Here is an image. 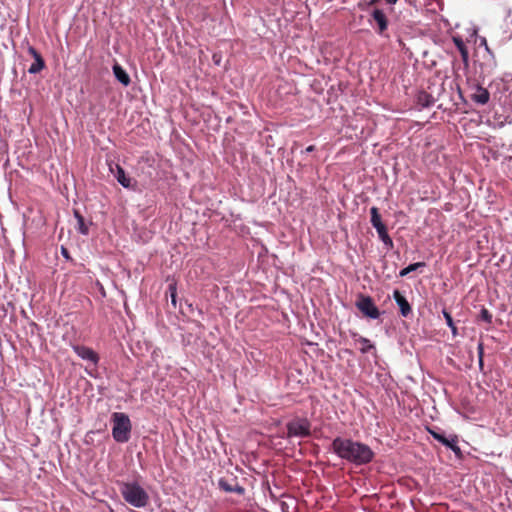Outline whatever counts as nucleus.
I'll use <instances>...</instances> for the list:
<instances>
[{
  "instance_id": "1",
  "label": "nucleus",
  "mask_w": 512,
  "mask_h": 512,
  "mask_svg": "<svg viewBox=\"0 0 512 512\" xmlns=\"http://www.w3.org/2000/svg\"><path fill=\"white\" fill-rule=\"evenodd\" d=\"M331 446L338 457L355 465L368 464L374 457V452L368 445L351 439L336 437Z\"/></svg>"
},
{
  "instance_id": "2",
  "label": "nucleus",
  "mask_w": 512,
  "mask_h": 512,
  "mask_svg": "<svg viewBox=\"0 0 512 512\" xmlns=\"http://www.w3.org/2000/svg\"><path fill=\"white\" fill-rule=\"evenodd\" d=\"M120 491L124 500L134 507L142 508L149 502L147 492L138 483H123Z\"/></svg>"
},
{
  "instance_id": "3",
  "label": "nucleus",
  "mask_w": 512,
  "mask_h": 512,
  "mask_svg": "<svg viewBox=\"0 0 512 512\" xmlns=\"http://www.w3.org/2000/svg\"><path fill=\"white\" fill-rule=\"evenodd\" d=\"M112 436L118 443H126L130 439L131 434V421L125 413L115 412L112 415Z\"/></svg>"
},
{
  "instance_id": "4",
  "label": "nucleus",
  "mask_w": 512,
  "mask_h": 512,
  "mask_svg": "<svg viewBox=\"0 0 512 512\" xmlns=\"http://www.w3.org/2000/svg\"><path fill=\"white\" fill-rule=\"evenodd\" d=\"M287 437L305 438L311 434V423L306 418H295L286 425Z\"/></svg>"
},
{
  "instance_id": "5",
  "label": "nucleus",
  "mask_w": 512,
  "mask_h": 512,
  "mask_svg": "<svg viewBox=\"0 0 512 512\" xmlns=\"http://www.w3.org/2000/svg\"><path fill=\"white\" fill-rule=\"evenodd\" d=\"M218 487L227 493H236L238 495L245 494V488L241 486L238 479L233 474H227L218 480Z\"/></svg>"
},
{
  "instance_id": "6",
  "label": "nucleus",
  "mask_w": 512,
  "mask_h": 512,
  "mask_svg": "<svg viewBox=\"0 0 512 512\" xmlns=\"http://www.w3.org/2000/svg\"><path fill=\"white\" fill-rule=\"evenodd\" d=\"M356 307L366 317L371 319H377L380 316V311L370 296L360 295L358 301L356 302Z\"/></svg>"
},
{
  "instance_id": "7",
  "label": "nucleus",
  "mask_w": 512,
  "mask_h": 512,
  "mask_svg": "<svg viewBox=\"0 0 512 512\" xmlns=\"http://www.w3.org/2000/svg\"><path fill=\"white\" fill-rule=\"evenodd\" d=\"M435 440L450 448L457 456L461 455V449L458 446V438L456 435L446 437L443 433L429 430Z\"/></svg>"
},
{
  "instance_id": "8",
  "label": "nucleus",
  "mask_w": 512,
  "mask_h": 512,
  "mask_svg": "<svg viewBox=\"0 0 512 512\" xmlns=\"http://www.w3.org/2000/svg\"><path fill=\"white\" fill-rule=\"evenodd\" d=\"M73 350L80 358L88 360L93 364H97L99 361L98 354L89 347L77 345L73 347Z\"/></svg>"
},
{
  "instance_id": "9",
  "label": "nucleus",
  "mask_w": 512,
  "mask_h": 512,
  "mask_svg": "<svg viewBox=\"0 0 512 512\" xmlns=\"http://www.w3.org/2000/svg\"><path fill=\"white\" fill-rule=\"evenodd\" d=\"M29 54L34 58V62L29 68V73L31 74H37L45 67V62L41 54L34 48L29 47L28 49Z\"/></svg>"
},
{
  "instance_id": "10",
  "label": "nucleus",
  "mask_w": 512,
  "mask_h": 512,
  "mask_svg": "<svg viewBox=\"0 0 512 512\" xmlns=\"http://www.w3.org/2000/svg\"><path fill=\"white\" fill-rule=\"evenodd\" d=\"M393 298L400 309V314L403 317H407L412 312V308L407 299L401 294L399 290H394Z\"/></svg>"
},
{
  "instance_id": "11",
  "label": "nucleus",
  "mask_w": 512,
  "mask_h": 512,
  "mask_svg": "<svg viewBox=\"0 0 512 512\" xmlns=\"http://www.w3.org/2000/svg\"><path fill=\"white\" fill-rule=\"evenodd\" d=\"M371 16L378 25V34L383 35L388 28V19L385 13L380 9H374Z\"/></svg>"
},
{
  "instance_id": "12",
  "label": "nucleus",
  "mask_w": 512,
  "mask_h": 512,
  "mask_svg": "<svg viewBox=\"0 0 512 512\" xmlns=\"http://www.w3.org/2000/svg\"><path fill=\"white\" fill-rule=\"evenodd\" d=\"M453 42L460 52L464 66L467 68L469 66V51L467 46L459 36L453 37Z\"/></svg>"
},
{
  "instance_id": "13",
  "label": "nucleus",
  "mask_w": 512,
  "mask_h": 512,
  "mask_svg": "<svg viewBox=\"0 0 512 512\" xmlns=\"http://www.w3.org/2000/svg\"><path fill=\"white\" fill-rule=\"evenodd\" d=\"M110 170L116 177L117 181L123 187L129 188L131 186V179L126 176L124 169L120 165H118V164L115 165V171H114L113 167L110 166Z\"/></svg>"
},
{
  "instance_id": "14",
  "label": "nucleus",
  "mask_w": 512,
  "mask_h": 512,
  "mask_svg": "<svg viewBox=\"0 0 512 512\" xmlns=\"http://www.w3.org/2000/svg\"><path fill=\"white\" fill-rule=\"evenodd\" d=\"M113 73L115 78L123 85L128 86L131 83L130 76L128 73L122 68V66L118 63L113 65Z\"/></svg>"
},
{
  "instance_id": "15",
  "label": "nucleus",
  "mask_w": 512,
  "mask_h": 512,
  "mask_svg": "<svg viewBox=\"0 0 512 512\" xmlns=\"http://www.w3.org/2000/svg\"><path fill=\"white\" fill-rule=\"evenodd\" d=\"M471 99L478 104L485 105L490 99V94L486 88L477 86L475 93L471 96Z\"/></svg>"
},
{
  "instance_id": "16",
  "label": "nucleus",
  "mask_w": 512,
  "mask_h": 512,
  "mask_svg": "<svg viewBox=\"0 0 512 512\" xmlns=\"http://www.w3.org/2000/svg\"><path fill=\"white\" fill-rule=\"evenodd\" d=\"M370 215H371V224L372 226L377 230L380 227L385 226V224L382 222L381 215L379 213V209L377 207H371L370 208Z\"/></svg>"
},
{
  "instance_id": "17",
  "label": "nucleus",
  "mask_w": 512,
  "mask_h": 512,
  "mask_svg": "<svg viewBox=\"0 0 512 512\" xmlns=\"http://www.w3.org/2000/svg\"><path fill=\"white\" fill-rule=\"evenodd\" d=\"M74 216L77 219L78 231L83 235H87L89 233V228L85 224L84 217L77 210L74 211Z\"/></svg>"
},
{
  "instance_id": "18",
  "label": "nucleus",
  "mask_w": 512,
  "mask_h": 512,
  "mask_svg": "<svg viewBox=\"0 0 512 512\" xmlns=\"http://www.w3.org/2000/svg\"><path fill=\"white\" fill-rule=\"evenodd\" d=\"M417 101L421 106L429 107L433 103L434 99L430 94L422 91L418 94Z\"/></svg>"
},
{
  "instance_id": "19",
  "label": "nucleus",
  "mask_w": 512,
  "mask_h": 512,
  "mask_svg": "<svg viewBox=\"0 0 512 512\" xmlns=\"http://www.w3.org/2000/svg\"><path fill=\"white\" fill-rule=\"evenodd\" d=\"M376 231L378 233L379 238L383 241V243L386 246H389V247L393 246V241H392L391 237L388 235L386 226L380 227Z\"/></svg>"
},
{
  "instance_id": "20",
  "label": "nucleus",
  "mask_w": 512,
  "mask_h": 512,
  "mask_svg": "<svg viewBox=\"0 0 512 512\" xmlns=\"http://www.w3.org/2000/svg\"><path fill=\"white\" fill-rule=\"evenodd\" d=\"M356 341L361 344L360 351L363 354L368 353L372 349H375V346L370 342L369 339L365 337L359 336Z\"/></svg>"
},
{
  "instance_id": "21",
  "label": "nucleus",
  "mask_w": 512,
  "mask_h": 512,
  "mask_svg": "<svg viewBox=\"0 0 512 512\" xmlns=\"http://www.w3.org/2000/svg\"><path fill=\"white\" fill-rule=\"evenodd\" d=\"M425 266V263L424 262H416V263H413V264H410L408 265L407 267L403 268L400 272H399V276L400 277H405L407 276L409 273L413 272V271H416L418 268L420 267H424Z\"/></svg>"
},
{
  "instance_id": "22",
  "label": "nucleus",
  "mask_w": 512,
  "mask_h": 512,
  "mask_svg": "<svg viewBox=\"0 0 512 512\" xmlns=\"http://www.w3.org/2000/svg\"><path fill=\"white\" fill-rule=\"evenodd\" d=\"M442 313H443V316H444V318L446 320L447 325L451 329V332H452L453 336H457L458 330H457V327H456V325H455V323L453 321V318H452L451 314L447 310H445V309L442 311Z\"/></svg>"
},
{
  "instance_id": "23",
  "label": "nucleus",
  "mask_w": 512,
  "mask_h": 512,
  "mask_svg": "<svg viewBox=\"0 0 512 512\" xmlns=\"http://www.w3.org/2000/svg\"><path fill=\"white\" fill-rule=\"evenodd\" d=\"M478 318L484 322H486L487 324H491L492 323V314L490 313V311L483 307L480 311V314L478 316Z\"/></svg>"
},
{
  "instance_id": "24",
  "label": "nucleus",
  "mask_w": 512,
  "mask_h": 512,
  "mask_svg": "<svg viewBox=\"0 0 512 512\" xmlns=\"http://www.w3.org/2000/svg\"><path fill=\"white\" fill-rule=\"evenodd\" d=\"M168 291L170 293L171 303L174 307H176V297H177L176 284H170L168 287Z\"/></svg>"
},
{
  "instance_id": "25",
  "label": "nucleus",
  "mask_w": 512,
  "mask_h": 512,
  "mask_svg": "<svg viewBox=\"0 0 512 512\" xmlns=\"http://www.w3.org/2000/svg\"><path fill=\"white\" fill-rule=\"evenodd\" d=\"M478 358H479V366H483V355H484V344L483 342H479L477 346Z\"/></svg>"
},
{
  "instance_id": "26",
  "label": "nucleus",
  "mask_w": 512,
  "mask_h": 512,
  "mask_svg": "<svg viewBox=\"0 0 512 512\" xmlns=\"http://www.w3.org/2000/svg\"><path fill=\"white\" fill-rule=\"evenodd\" d=\"M61 254L66 260H72L68 249L64 246H61Z\"/></svg>"
},
{
  "instance_id": "27",
  "label": "nucleus",
  "mask_w": 512,
  "mask_h": 512,
  "mask_svg": "<svg viewBox=\"0 0 512 512\" xmlns=\"http://www.w3.org/2000/svg\"><path fill=\"white\" fill-rule=\"evenodd\" d=\"M379 0H370L368 5L372 6L375 5ZM388 4L394 5L397 3L398 0H385Z\"/></svg>"
},
{
  "instance_id": "28",
  "label": "nucleus",
  "mask_w": 512,
  "mask_h": 512,
  "mask_svg": "<svg viewBox=\"0 0 512 512\" xmlns=\"http://www.w3.org/2000/svg\"><path fill=\"white\" fill-rule=\"evenodd\" d=\"M315 150V146L314 145H310L306 148L305 152L307 153H310V152H313Z\"/></svg>"
},
{
  "instance_id": "29",
  "label": "nucleus",
  "mask_w": 512,
  "mask_h": 512,
  "mask_svg": "<svg viewBox=\"0 0 512 512\" xmlns=\"http://www.w3.org/2000/svg\"><path fill=\"white\" fill-rule=\"evenodd\" d=\"M216 57H217L216 55H213V59H214L215 63H216V64H219V61H220V60H219L218 58H216Z\"/></svg>"
}]
</instances>
